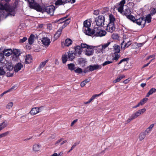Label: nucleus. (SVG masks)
<instances>
[{"mask_svg":"<svg viewBox=\"0 0 156 156\" xmlns=\"http://www.w3.org/2000/svg\"><path fill=\"white\" fill-rule=\"evenodd\" d=\"M114 53H118L119 52L120 49L119 46L116 44H114L113 46Z\"/></svg>","mask_w":156,"mask_h":156,"instance_id":"bb28decb","label":"nucleus"},{"mask_svg":"<svg viewBox=\"0 0 156 156\" xmlns=\"http://www.w3.org/2000/svg\"><path fill=\"white\" fill-rule=\"evenodd\" d=\"M134 21H136V23L139 25H141L144 26L145 23V19L143 18H140L136 20H135Z\"/></svg>","mask_w":156,"mask_h":156,"instance_id":"f3484780","label":"nucleus"},{"mask_svg":"<svg viewBox=\"0 0 156 156\" xmlns=\"http://www.w3.org/2000/svg\"><path fill=\"white\" fill-rule=\"evenodd\" d=\"M34 37V36L33 34H31L28 39V41L30 44H31L33 43Z\"/></svg>","mask_w":156,"mask_h":156,"instance_id":"473e14b6","label":"nucleus"},{"mask_svg":"<svg viewBox=\"0 0 156 156\" xmlns=\"http://www.w3.org/2000/svg\"><path fill=\"white\" fill-rule=\"evenodd\" d=\"M9 133V131H7L0 134V138L7 136Z\"/></svg>","mask_w":156,"mask_h":156,"instance_id":"37998d69","label":"nucleus"},{"mask_svg":"<svg viewBox=\"0 0 156 156\" xmlns=\"http://www.w3.org/2000/svg\"><path fill=\"white\" fill-rule=\"evenodd\" d=\"M75 49V51H74L75 52L78 53L79 55H80L82 52V49L83 48H84L82 47L81 46V47L79 46H77L74 48Z\"/></svg>","mask_w":156,"mask_h":156,"instance_id":"4be33fe9","label":"nucleus"},{"mask_svg":"<svg viewBox=\"0 0 156 156\" xmlns=\"http://www.w3.org/2000/svg\"><path fill=\"white\" fill-rule=\"evenodd\" d=\"M82 47L85 49L84 53L87 56H90L93 55L94 53V48L92 46H89L85 44H81Z\"/></svg>","mask_w":156,"mask_h":156,"instance_id":"f03ea898","label":"nucleus"},{"mask_svg":"<svg viewBox=\"0 0 156 156\" xmlns=\"http://www.w3.org/2000/svg\"><path fill=\"white\" fill-rule=\"evenodd\" d=\"M65 18H63L61 19L58 20V22L59 23H62V24H63V25L62 26V29L66 27L69 23L70 22V19H68L64 20L63 22H62V21L64 20Z\"/></svg>","mask_w":156,"mask_h":156,"instance_id":"ddd939ff","label":"nucleus"},{"mask_svg":"<svg viewBox=\"0 0 156 156\" xmlns=\"http://www.w3.org/2000/svg\"><path fill=\"white\" fill-rule=\"evenodd\" d=\"M41 146L39 143L34 144L33 146V150L34 152H38L40 151L41 149Z\"/></svg>","mask_w":156,"mask_h":156,"instance_id":"a211bd4d","label":"nucleus"},{"mask_svg":"<svg viewBox=\"0 0 156 156\" xmlns=\"http://www.w3.org/2000/svg\"><path fill=\"white\" fill-rule=\"evenodd\" d=\"M148 99L147 98H144L143 99H142V100H141L140 102L139 103L140 105H144L145 103L148 100Z\"/></svg>","mask_w":156,"mask_h":156,"instance_id":"58836bf2","label":"nucleus"},{"mask_svg":"<svg viewBox=\"0 0 156 156\" xmlns=\"http://www.w3.org/2000/svg\"><path fill=\"white\" fill-rule=\"evenodd\" d=\"M94 99L92 96L91 98L89 100V101L87 102H84V104H88L90 103L92 100H93Z\"/></svg>","mask_w":156,"mask_h":156,"instance_id":"5fc2aeb1","label":"nucleus"},{"mask_svg":"<svg viewBox=\"0 0 156 156\" xmlns=\"http://www.w3.org/2000/svg\"><path fill=\"white\" fill-rule=\"evenodd\" d=\"M105 17L103 16H99L95 18V21L97 25L98 26H102L104 24Z\"/></svg>","mask_w":156,"mask_h":156,"instance_id":"423d86ee","label":"nucleus"},{"mask_svg":"<svg viewBox=\"0 0 156 156\" xmlns=\"http://www.w3.org/2000/svg\"><path fill=\"white\" fill-rule=\"evenodd\" d=\"M129 58H124L121 59L118 63V65H119L120 64H125L128 61Z\"/></svg>","mask_w":156,"mask_h":156,"instance_id":"7c9ffc66","label":"nucleus"},{"mask_svg":"<svg viewBox=\"0 0 156 156\" xmlns=\"http://www.w3.org/2000/svg\"><path fill=\"white\" fill-rule=\"evenodd\" d=\"M13 54L17 57L20 54V51L19 50L15 49L12 51Z\"/></svg>","mask_w":156,"mask_h":156,"instance_id":"f704fd0d","label":"nucleus"},{"mask_svg":"<svg viewBox=\"0 0 156 156\" xmlns=\"http://www.w3.org/2000/svg\"><path fill=\"white\" fill-rule=\"evenodd\" d=\"M73 43V41L70 38H67L65 40L64 45L65 46L69 47Z\"/></svg>","mask_w":156,"mask_h":156,"instance_id":"393cba45","label":"nucleus"},{"mask_svg":"<svg viewBox=\"0 0 156 156\" xmlns=\"http://www.w3.org/2000/svg\"><path fill=\"white\" fill-rule=\"evenodd\" d=\"M68 56L66 55H63L62 56V62L63 63H65L67 61L68 59Z\"/></svg>","mask_w":156,"mask_h":156,"instance_id":"ea45409f","label":"nucleus"},{"mask_svg":"<svg viewBox=\"0 0 156 156\" xmlns=\"http://www.w3.org/2000/svg\"><path fill=\"white\" fill-rule=\"evenodd\" d=\"M125 2V0H122L120 2L119 5L117 9L119 12H120L121 13H122L123 11V6Z\"/></svg>","mask_w":156,"mask_h":156,"instance_id":"2eb2a0df","label":"nucleus"},{"mask_svg":"<svg viewBox=\"0 0 156 156\" xmlns=\"http://www.w3.org/2000/svg\"><path fill=\"white\" fill-rule=\"evenodd\" d=\"M23 67V65L20 63H18L15 65L14 67V71L17 72Z\"/></svg>","mask_w":156,"mask_h":156,"instance_id":"b1692460","label":"nucleus"},{"mask_svg":"<svg viewBox=\"0 0 156 156\" xmlns=\"http://www.w3.org/2000/svg\"><path fill=\"white\" fill-rule=\"evenodd\" d=\"M42 107L33 108L30 112L29 113L31 115H34L41 111Z\"/></svg>","mask_w":156,"mask_h":156,"instance_id":"9b49d317","label":"nucleus"},{"mask_svg":"<svg viewBox=\"0 0 156 156\" xmlns=\"http://www.w3.org/2000/svg\"><path fill=\"white\" fill-rule=\"evenodd\" d=\"M131 12L130 9L128 8L123 11L121 14L123 15L126 16L128 19L132 21H134L135 20V18L134 16L131 15Z\"/></svg>","mask_w":156,"mask_h":156,"instance_id":"20e7f679","label":"nucleus"},{"mask_svg":"<svg viewBox=\"0 0 156 156\" xmlns=\"http://www.w3.org/2000/svg\"><path fill=\"white\" fill-rule=\"evenodd\" d=\"M156 92V89L154 88H152L151 89L148 91V93L146 95L147 97H148L151 95L155 93Z\"/></svg>","mask_w":156,"mask_h":156,"instance_id":"c756f323","label":"nucleus"},{"mask_svg":"<svg viewBox=\"0 0 156 156\" xmlns=\"http://www.w3.org/2000/svg\"><path fill=\"white\" fill-rule=\"evenodd\" d=\"M29 3L30 8L36 10L38 11H41L42 8L41 6L37 3L34 2V0H25Z\"/></svg>","mask_w":156,"mask_h":156,"instance_id":"7ed1b4c3","label":"nucleus"},{"mask_svg":"<svg viewBox=\"0 0 156 156\" xmlns=\"http://www.w3.org/2000/svg\"><path fill=\"white\" fill-rule=\"evenodd\" d=\"M75 72L76 73H81L82 72V69L80 68H78L75 70Z\"/></svg>","mask_w":156,"mask_h":156,"instance_id":"8fccbe9b","label":"nucleus"},{"mask_svg":"<svg viewBox=\"0 0 156 156\" xmlns=\"http://www.w3.org/2000/svg\"><path fill=\"white\" fill-rule=\"evenodd\" d=\"M144 44V43H137V45L138 47H140L142 46Z\"/></svg>","mask_w":156,"mask_h":156,"instance_id":"0e129e2a","label":"nucleus"},{"mask_svg":"<svg viewBox=\"0 0 156 156\" xmlns=\"http://www.w3.org/2000/svg\"><path fill=\"white\" fill-rule=\"evenodd\" d=\"M75 2V0H57L55 2L56 5H60L65 3H73Z\"/></svg>","mask_w":156,"mask_h":156,"instance_id":"1a4fd4ad","label":"nucleus"},{"mask_svg":"<svg viewBox=\"0 0 156 156\" xmlns=\"http://www.w3.org/2000/svg\"><path fill=\"white\" fill-rule=\"evenodd\" d=\"M103 93V92H102L100 94H94L92 96L93 97L94 99L95 98L97 97H98L101 96Z\"/></svg>","mask_w":156,"mask_h":156,"instance_id":"3c124183","label":"nucleus"},{"mask_svg":"<svg viewBox=\"0 0 156 156\" xmlns=\"http://www.w3.org/2000/svg\"><path fill=\"white\" fill-rule=\"evenodd\" d=\"M4 56L2 53H0V62L2 61L3 59Z\"/></svg>","mask_w":156,"mask_h":156,"instance_id":"13d9d810","label":"nucleus"},{"mask_svg":"<svg viewBox=\"0 0 156 156\" xmlns=\"http://www.w3.org/2000/svg\"><path fill=\"white\" fill-rule=\"evenodd\" d=\"M151 130H150L148 128H147L146 130L144 132L146 134H147L148 133H150V131Z\"/></svg>","mask_w":156,"mask_h":156,"instance_id":"4d7b16f0","label":"nucleus"},{"mask_svg":"<svg viewBox=\"0 0 156 156\" xmlns=\"http://www.w3.org/2000/svg\"><path fill=\"white\" fill-rule=\"evenodd\" d=\"M118 37V36L116 34H113L112 35V38L113 39H117Z\"/></svg>","mask_w":156,"mask_h":156,"instance_id":"603ef678","label":"nucleus"},{"mask_svg":"<svg viewBox=\"0 0 156 156\" xmlns=\"http://www.w3.org/2000/svg\"><path fill=\"white\" fill-rule=\"evenodd\" d=\"M86 83H86V82L83 81L81 83L80 86L81 87H83Z\"/></svg>","mask_w":156,"mask_h":156,"instance_id":"052dcab7","label":"nucleus"},{"mask_svg":"<svg viewBox=\"0 0 156 156\" xmlns=\"http://www.w3.org/2000/svg\"><path fill=\"white\" fill-rule=\"evenodd\" d=\"M154 126V124H151L150 126L149 127H148V128L151 130L152 128Z\"/></svg>","mask_w":156,"mask_h":156,"instance_id":"69168bd1","label":"nucleus"},{"mask_svg":"<svg viewBox=\"0 0 156 156\" xmlns=\"http://www.w3.org/2000/svg\"><path fill=\"white\" fill-rule=\"evenodd\" d=\"M129 81H130L129 80V79H126L125 80L123 81V83L125 84H126V83H128Z\"/></svg>","mask_w":156,"mask_h":156,"instance_id":"338daca9","label":"nucleus"},{"mask_svg":"<svg viewBox=\"0 0 156 156\" xmlns=\"http://www.w3.org/2000/svg\"><path fill=\"white\" fill-rule=\"evenodd\" d=\"M132 43L130 41H129L127 43L123 41L121 44V46L122 49L124 50L126 48H127L130 46Z\"/></svg>","mask_w":156,"mask_h":156,"instance_id":"6ab92c4d","label":"nucleus"},{"mask_svg":"<svg viewBox=\"0 0 156 156\" xmlns=\"http://www.w3.org/2000/svg\"><path fill=\"white\" fill-rule=\"evenodd\" d=\"M68 68L71 70H74L75 69V65L73 64H68Z\"/></svg>","mask_w":156,"mask_h":156,"instance_id":"a19ab883","label":"nucleus"},{"mask_svg":"<svg viewBox=\"0 0 156 156\" xmlns=\"http://www.w3.org/2000/svg\"><path fill=\"white\" fill-rule=\"evenodd\" d=\"M87 35L92 36L94 35L95 37H101L104 36L106 34V32L105 30H101L99 27H95L93 30H92L90 33L87 31L86 33Z\"/></svg>","mask_w":156,"mask_h":156,"instance_id":"f257e3e1","label":"nucleus"},{"mask_svg":"<svg viewBox=\"0 0 156 156\" xmlns=\"http://www.w3.org/2000/svg\"><path fill=\"white\" fill-rule=\"evenodd\" d=\"M68 59L70 61H72L75 58L76 53L72 51H69L67 53Z\"/></svg>","mask_w":156,"mask_h":156,"instance_id":"4468645a","label":"nucleus"},{"mask_svg":"<svg viewBox=\"0 0 156 156\" xmlns=\"http://www.w3.org/2000/svg\"><path fill=\"white\" fill-rule=\"evenodd\" d=\"M78 120L77 119H75V120H74L71 123V126H73L74 124L76 122H77V121Z\"/></svg>","mask_w":156,"mask_h":156,"instance_id":"e2e57ef3","label":"nucleus"},{"mask_svg":"<svg viewBox=\"0 0 156 156\" xmlns=\"http://www.w3.org/2000/svg\"><path fill=\"white\" fill-rule=\"evenodd\" d=\"M91 25V23L90 22L86 20L83 22L84 26L83 27V30L84 33L87 35V34L86 33L87 31H89V33L91 32L92 30H91L89 27Z\"/></svg>","mask_w":156,"mask_h":156,"instance_id":"39448f33","label":"nucleus"},{"mask_svg":"<svg viewBox=\"0 0 156 156\" xmlns=\"http://www.w3.org/2000/svg\"><path fill=\"white\" fill-rule=\"evenodd\" d=\"M125 77V76L123 75L122 76H119L116 79L114 80L113 81L114 83H116L117 82H119L120 80Z\"/></svg>","mask_w":156,"mask_h":156,"instance_id":"e433bc0d","label":"nucleus"},{"mask_svg":"<svg viewBox=\"0 0 156 156\" xmlns=\"http://www.w3.org/2000/svg\"><path fill=\"white\" fill-rule=\"evenodd\" d=\"M63 140V139L62 138H61L60 139L58 140H57L56 142H55V144H58V143H59L61 141H62V140Z\"/></svg>","mask_w":156,"mask_h":156,"instance_id":"680f3d73","label":"nucleus"},{"mask_svg":"<svg viewBox=\"0 0 156 156\" xmlns=\"http://www.w3.org/2000/svg\"><path fill=\"white\" fill-rule=\"evenodd\" d=\"M146 134L144 132L140 133L139 136L138 138L140 141L143 140L146 136Z\"/></svg>","mask_w":156,"mask_h":156,"instance_id":"2f4dec72","label":"nucleus"},{"mask_svg":"<svg viewBox=\"0 0 156 156\" xmlns=\"http://www.w3.org/2000/svg\"><path fill=\"white\" fill-rule=\"evenodd\" d=\"M55 9L53 5H50L46 7L45 11L51 16L53 15Z\"/></svg>","mask_w":156,"mask_h":156,"instance_id":"9d476101","label":"nucleus"},{"mask_svg":"<svg viewBox=\"0 0 156 156\" xmlns=\"http://www.w3.org/2000/svg\"><path fill=\"white\" fill-rule=\"evenodd\" d=\"M90 71H92L94 70H97L101 69V66L98 64L90 65L87 68Z\"/></svg>","mask_w":156,"mask_h":156,"instance_id":"f8f14e48","label":"nucleus"},{"mask_svg":"<svg viewBox=\"0 0 156 156\" xmlns=\"http://www.w3.org/2000/svg\"><path fill=\"white\" fill-rule=\"evenodd\" d=\"M79 144L78 143H75L71 147L70 149L68 151V152H70L72 150H73L75 147L78 144Z\"/></svg>","mask_w":156,"mask_h":156,"instance_id":"09e8293b","label":"nucleus"},{"mask_svg":"<svg viewBox=\"0 0 156 156\" xmlns=\"http://www.w3.org/2000/svg\"><path fill=\"white\" fill-rule=\"evenodd\" d=\"M156 13V9L153 8L151 10L150 14L151 16H153Z\"/></svg>","mask_w":156,"mask_h":156,"instance_id":"c03bdc74","label":"nucleus"},{"mask_svg":"<svg viewBox=\"0 0 156 156\" xmlns=\"http://www.w3.org/2000/svg\"><path fill=\"white\" fill-rule=\"evenodd\" d=\"M62 31V29L60 28L56 32L55 35L56 38H58L60 37Z\"/></svg>","mask_w":156,"mask_h":156,"instance_id":"72a5a7b5","label":"nucleus"},{"mask_svg":"<svg viewBox=\"0 0 156 156\" xmlns=\"http://www.w3.org/2000/svg\"><path fill=\"white\" fill-rule=\"evenodd\" d=\"M13 103L12 102L8 103L6 106V108L8 109H10L13 106Z\"/></svg>","mask_w":156,"mask_h":156,"instance_id":"a18cd8bd","label":"nucleus"},{"mask_svg":"<svg viewBox=\"0 0 156 156\" xmlns=\"http://www.w3.org/2000/svg\"><path fill=\"white\" fill-rule=\"evenodd\" d=\"M115 29L114 23H109L107 27V30L110 33L113 32Z\"/></svg>","mask_w":156,"mask_h":156,"instance_id":"dca6fc26","label":"nucleus"},{"mask_svg":"<svg viewBox=\"0 0 156 156\" xmlns=\"http://www.w3.org/2000/svg\"><path fill=\"white\" fill-rule=\"evenodd\" d=\"M146 83H142L140 84V86L143 88L146 86Z\"/></svg>","mask_w":156,"mask_h":156,"instance_id":"774afa93","label":"nucleus"},{"mask_svg":"<svg viewBox=\"0 0 156 156\" xmlns=\"http://www.w3.org/2000/svg\"><path fill=\"white\" fill-rule=\"evenodd\" d=\"M110 43V42H108L106 44L101 45V47L100 46H98L97 49L98 51V53L102 54L105 53V48L108 46Z\"/></svg>","mask_w":156,"mask_h":156,"instance_id":"0eeeda50","label":"nucleus"},{"mask_svg":"<svg viewBox=\"0 0 156 156\" xmlns=\"http://www.w3.org/2000/svg\"><path fill=\"white\" fill-rule=\"evenodd\" d=\"M109 18L110 20L109 23H114V22L115 20V19L112 14H110L109 15Z\"/></svg>","mask_w":156,"mask_h":156,"instance_id":"79ce46f5","label":"nucleus"},{"mask_svg":"<svg viewBox=\"0 0 156 156\" xmlns=\"http://www.w3.org/2000/svg\"><path fill=\"white\" fill-rule=\"evenodd\" d=\"M48 60H47L41 62L39 66V68L41 69L44 67L46 63L48 62Z\"/></svg>","mask_w":156,"mask_h":156,"instance_id":"c9c22d12","label":"nucleus"},{"mask_svg":"<svg viewBox=\"0 0 156 156\" xmlns=\"http://www.w3.org/2000/svg\"><path fill=\"white\" fill-rule=\"evenodd\" d=\"M154 57H155V55H150L148 56L146 59V60H148L149 59H150V58H153L154 59Z\"/></svg>","mask_w":156,"mask_h":156,"instance_id":"864d4df0","label":"nucleus"},{"mask_svg":"<svg viewBox=\"0 0 156 156\" xmlns=\"http://www.w3.org/2000/svg\"><path fill=\"white\" fill-rule=\"evenodd\" d=\"M151 15L149 14L146 16V19H145V23L147 22L149 23L151 22Z\"/></svg>","mask_w":156,"mask_h":156,"instance_id":"4c0bfd02","label":"nucleus"},{"mask_svg":"<svg viewBox=\"0 0 156 156\" xmlns=\"http://www.w3.org/2000/svg\"><path fill=\"white\" fill-rule=\"evenodd\" d=\"M6 68L9 70H12L13 68V66L11 62H7L5 64Z\"/></svg>","mask_w":156,"mask_h":156,"instance_id":"c85d7f7f","label":"nucleus"},{"mask_svg":"<svg viewBox=\"0 0 156 156\" xmlns=\"http://www.w3.org/2000/svg\"><path fill=\"white\" fill-rule=\"evenodd\" d=\"M5 73V71L3 69V68L0 67V75H3Z\"/></svg>","mask_w":156,"mask_h":156,"instance_id":"de8ad7c7","label":"nucleus"},{"mask_svg":"<svg viewBox=\"0 0 156 156\" xmlns=\"http://www.w3.org/2000/svg\"><path fill=\"white\" fill-rule=\"evenodd\" d=\"M146 109L145 108H143L142 109L138 110L135 113L133 114L132 115V119H135L137 117L143 114L145 112Z\"/></svg>","mask_w":156,"mask_h":156,"instance_id":"6e6552de","label":"nucleus"},{"mask_svg":"<svg viewBox=\"0 0 156 156\" xmlns=\"http://www.w3.org/2000/svg\"><path fill=\"white\" fill-rule=\"evenodd\" d=\"M113 61H107L105 62H104L102 64V65L103 66H105L106 65H107L108 64L112 63Z\"/></svg>","mask_w":156,"mask_h":156,"instance_id":"49530a36","label":"nucleus"},{"mask_svg":"<svg viewBox=\"0 0 156 156\" xmlns=\"http://www.w3.org/2000/svg\"><path fill=\"white\" fill-rule=\"evenodd\" d=\"M12 53V51L11 49H4L3 51L2 54L6 56H9Z\"/></svg>","mask_w":156,"mask_h":156,"instance_id":"412c9836","label":"nucleus"},{"mask_svg":"<svg viewBox=\"0 0 156 156\" xmlns=\"http://www.w3.org/2000/svg\"><path fill=\"white\" fill-rule=\"evenodd\" d=\"M8 125L7 122L6 121H4L2 123H0V131L6 127Z\"/></svg>","mask_w":156,"mask_h":156,"instance_id":"cd10ccee","label":"nucleus"},{"mask_svg":"<svg viewBox=\"0 0 156 156\" xmlns=\"http://www.w3.org/2000/svg\"><path fill=\"white\" fill-rule=\"evenodd\" d=\"M41 41L43 44L47 46L49 45L51 42L50 39L47 37L43 38Z\"/></svg>","mask_w":156,"mask_h":156,"instance_id":"aec40b11","label":"nucleus"},{"mask_svg":"<svg viewBox=\"0 0 156 156\" xmlns=\"http://www.w3.org/2000/svg\"><path fill=\"white\" fill-rule=\"evenodd\" d=\"M31 62L32 58L31 56L29 55H26L25 61V63L26 64H29L31 63Z\"/></svg>","mask_w":156,"mask_h":156,"instance_id":"a878e982","label":"nucleus"},{"mask_svg":"<svg viewBox=\"0 0 156 156\" xmlns=\"http://www.w3.org/2000/svg\"><path fill=\"white\" fill-rule=\"evenodd\" d=\"M132 116L131 115L130 118L128 119L126 121L127 123L129 122L131 120H133L134 119H132Z\"/></svg>","mask_w":156,"mask_h":156,"instance_id":"bf43d9fd","label":"nucleus"},{"mask_svg":"<svg viewBox=\"0 0 156 156\" xmlns=\"http://www.w3.org/2000/svg\"><path fill=\"white\" fill-rule=\"evenodd\" d=\"M27 40V38L24 37L22 39H20V42L21 43H23L25 41Z\"/></svg>","mask_w":156,"mask_h":156,"instance_id":"6e6d98bb","label":"nucleus"},{"mask_svg":"<svg viewBox=\"0 0 156 156\" xmlns=\"http://www.w3.org/2000/svg\"><path fill=\"white\" fill-rule=\"evenodd\" d=\"M112 60L115 61V62H117L120 57V55L117 53H114L112 54Z\"/></svg>","mask_w":156,"mask_h":156,"instance_id":"5701e85b","label":"nucleus"}]
</instances>
